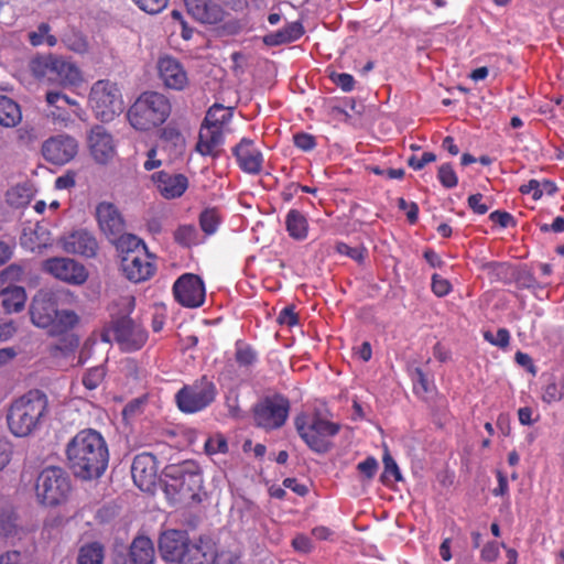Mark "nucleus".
Returning a JSON list of instances; mask_svg holds the SVG:
<instances>
[{"label": "nucleus", "mask_w": 564, "mask_h": 564, "mask_svg": "<svg viewBox=\"0 0 564 564\" xmlns=\"http://www.w3.org/2000/svg\"><path fill=\"white\" fill-rule=\"evenodd\" d=\"M69 468L76 477H99L108 464V448L101 434L87 429L78 432L66 448Z\"/></svg>", "instance_id": "obj_1"}, {"label": "nucleus", "mask_w": 564, "mask_h": 564, "mask_svg": "<svg viewBox=\"0 0 564 564\" xmlns=\"http://www.w3.org/2000/svg\"><path fill=\"white\" fill-rule=\"evenodd\" d=\"M51 417L46 393L33 389L14 399L7 411V425L15 437H28L40 431Z\"/></svg>", "instance_id": "obj_2"}, {"label": "nucleus", "mask_w": 564, "mask_h": 564, "mask_svg": "<svg viewBox=\"0 0 564 564\" xmlns=\"http://www.w3.org/2000/svg\"><path fill=\"white\" fill-rule=\"evenodd\" d=\"M171 102L163 94L145 91L129 108L130 124L139 131H151L162 126L171 113Z\"/></svg>", "instance_id": "obj_3"}, {"label": "nucleus", "mask_w": 564, "mask_h": 564, "mask_svg": "<svg viewBox=\"0 0 564 564\" xmlns=\"http://www.w3.org/2000/svg\"><path fill=\"white\" fill-rule=\"evenodd\" d=\"M295 429L305 444L316 453H326L330 438L339 432V425L317 411H305L294 420Z\"/></svg>", "instance_id": "obj_4"}, {"label": "nucleus", "mask_w": 564, "mask_h": 564, "mask_svg": "<svg viewBox=\"0 0 564 564\" xmlns=\"http://www.w3.org/2000/svg\"><path fill=\"white\" fill-rule=\"evenodd\" d=\"M30 69L36 78L63 87L77 86L83 80L80 69L73 62L52 54L34 57Z\"/></svg>", "instance_id": "obj_5"}, {"label": "nucleus", "mask_w": 564, "mask_h": 564, "mask_svg": "<svg viewBox=\"0 0 564 564\" xmlns=\"http://www.w3.org/2000/svg\"><path fill=\"white\" fill-rule=\"evenodd\" d=\"M70 491L67 474L59 467H46L35 481V497L43 506H57L66 501Z\"/></svg>", "instance_id": "obj_6"}, {"label": "nucleus", "mask_w": 564, "mask_h": 564, "mask_svg": "<svg viewBox=\"0 0 564 564\" xmlns=\"http://www.w3.org/2000/svg\"><path fill=\"white\" fill-rule=\"evenodd\" d=\"M89 104L101 121H111L123 110V100L117 84L104 79L96 82L89 93Z\"/></svg>", "instance_id": "obj_7"}, {"label": "nucleus", "mask_w": 564, "mask_h": 564, "mask_svg": "<svg viewBox=\"0 0 564 564\" xmlns=\"http://www.w3.org/2000/svg\"><path fill=\"white\" fill-rule=\"evenodd\" d=\"M217 388L206 377L184 386L175 394L178 409L184 413H196L209 406L216 399Z\"/></svg>", "instance_id": "obj_8"}, {"label": "nucleus", "mask_w": 564, "mask_h": 564, "mask_svg": "<svg viewBox=\"0 0 564 564\" xmlns=\"http://www.w3.org/2000/svg\"><path fill=\"white\" fill-rule=\"evenodd\" d=\"M290 402L281 394L265 397L253 408V421L267 431L280 429L288 420Z\"/></svg>", "instance_id": "obj_9"}, {"label": "nucleus", "mask_w": 564, "mask_h": 564, "mask_svg": "<svg viewBox=\"0 0 564 564\" xmlns=\"http://www.w3.org/2000/svg\"><path fill=\"white\" fill-rule=\"evenodd\" d=\"M43 270L55 279L72 285H82L88 279V271L82 263L64 257L45 260Z\"/></svg>", "instance_id": "obj_10"}, {"label": "nucleus", "mask_w": 564, "mask_h": 564, "mask_svg": "<svg viewBox=\"0 0 564 564\" xmlns=\"http://www.w3.org/2000/svg\"><path fill=\"white\" fill-rule=\"evenodd\" d=\"M175 300L185 307H199L205 301V286L195 274L181 275L173 285Z\"/></svg>", "instance_id": "obj_11"}, {"label": "nucleus", "mask_w": 564, "mask_h": 564, "mask_svg": "<svg viewBox=\"0 0 564 564\" xmlns=\"http://www.w3.org/2000/svg\"><path fill=\"white\" fill-rule=\"evenodd\" d=\"M78 153V142L68 134H57L47 139L42 145L44 159L53 164L64 165Z\"/></svg>", "instance_id": "obj_12"}, {"label": "nucleus", "mask_w": 564, "mask_h": 564, "mask_svg": "<svg viewBox=\"0 0 564 564\" xmlns=\"http://www.w3.org/2000/svg\"><path fill=\"white\" fill-rule=\"evenodd\" d=\"M45 100L48 106L54 108L51 111V117L55 122H61L67 126L72 122V116L84 120L86 112L80 107L77 100L69 98L67 95L59 91H47Z\"/></svg>", "instance_id": "obj_13"}, {"label": "nucleus", "mask_w": 564, "mask_h": 564, "mask_svg": "<svg viewBox=\"0 0 564 564\" xmlns=\"http://www.w3.org/2000/svg\"><path fill=\"white\" fill-rule=\"evenodd\" d=\"M121 267L124 276L134 283L149 280L156 270V265L148 250H141L137 254L129 253V256H123Z\"/></svg>", "instance_id": "obj_14"}, {"label": "nucleus", "mask_w": 564, "mask_h": 564, "mask_svg": "<svg viewBox=\"0 0 564 564\" xmlns=\"http://www.w3.org/2000/svg\"><path fill=\"white\" fill-rule=\"evenodd\" d=\"M113 332L117 343L124 351L139 350L148 340L147 330L130 318L117 321Z\"/></svg>", "instance_id": "obj_15"}, {"label": "nucleus", "mask_w": 564, "mask_h": 564, "mask_svg": "<svg viewBox=\"0 0 564 564\" xmlns=\"http://www.w3.org/2000/svg\"><path fill=\"white\" fill-rule=\"evenodd\" d=\"M87 144L91 156L99 164H107L116 155L115 140L101 126H95L90 129Z\"/></svg>", "instance_id": "obj_16"}, {"label": "nucleus", "mask_w": 564, "mask_h": 564, "mask_svg": "<svg viewBox=\"0 0 564 564\" xmlns=\"http://www.w3.org/2000/svg\"><path fill=\"white\" fill-rule=\"evenodd\" d=\"M232 154L241 171L247 174H260L263 169L264 158L256 143L248 138H242L232 149Z\"/></svg>", "instance_id": "obj_17"}, {"label": "nucleus", "mask_w": 564, "mask_h": 564, "mask_svg": "<svg viewBox=\"0 0 564 564\" xmlns=\"http://www.w3.org/2000/svg\"><path fill=\"white\" fill-rule=\"evenodd\" d=\"M57 304L50 292H39L30 306L31 322L34 326L48 330L56 317Z\"/></svg>", "instance_id": "obj_18"}, {"label": "nucleus", "mask_w": 564, "mask_h": 564, "mask_svg": "<svg viewBox=\"0 0 564 564\" xmlns=\"http://www.w3.org/2000/svg\"><path fill=\"white\" fill-rule=\"evenodd\" d=\"M131 474L134 484L143 491H149L156 481V458L150 453H142L134 457Z\"/></svg>", "instance_id": "obj_19"}, {"label": "nucleus", "mask_w": 564, "mask_h": 564, "mask_svg": "<svg viewBox=\"0 0 564 564\" xmlns=\"http://www.w3.org/2000/svg\"><path fill=\"white\" fill-rule=\"evenodd\" d=\"M165 476L173 479L175 482L171 484L178 491H193L199 487L202 482V475L197 467L189 462L181 465H170L165 467Z\"/></svg>", "instance_id": "obj_20"}, {"label": "nucleus", "mask_w": 564, "mask_h": 564, "mask_svg": "<svg viewBox=\"0 0 564 564\" xmlns=\"http://www.w3.org/2000/svg\"><path fill=\"white\" fill-rule=\"evenodd\" d=\"M159 77L169 89L183 90L188 85V76L183 65L171 56L161 57L158 62Z\"/></svg>", "instance_id": "obj_21"}, {"label": "nucleus", "mask_w": 564, "mask_h": 564, "mask_svg": "<svg viewBox=\"0 0 564 564\" xmlns=\"http://www.w3.org/2000/svg\"><path fill=\"white\" fill-rule=\"evenodd\" d=\"M187 532L181 530H167L160 536L159 549L163 560L177 563L189 543Z\"/></svg>", "instance_id": "obj_22"}, {"label": "nucleus", "mask_w": 564, "mask_h": 564, "mask_svg": "<svg viewBox=\"0 0 564 564\" xmlns=\"http://www.w3.org/2000/svg\"><path fill=\"white\" fill-rule=\"evenodd\" d=\"M61 246L67 253L93 258L98 250L96 238L86 230H76L61 239Z\"/></svg>", "instance_id": "obj_23"}, {"label": "nucleus", "mask_w": 564, "mask_h": 564, "mask_svg": "<svg viewBox=\"0 0 564 564\" xmlns=\"http://www.w3.org/2000/svg\"><path fill=\"white\" fill-rule=\"evenodd\" d=\"M98 225L109 241L126 230L124 220L117 209L110 203H100L96 209Z\"/></svg>", "instance_id": "obj_24"}, {"label": "nucleus", "mask_w": 564, "mask_h": 564, "mask_svg": "<svg viewBox=\"0 0 564 564\" xmlns=\"http://www.w3.org/2000/svg\"><path fill=\"white\" fill-rule=\"evenodd\" d=\"M159 193L166 199L181 197L188 187V180L183 174H171L165 171L152 175Z\"/></svg>", "instance_id": "obj_25"}, {"label": "nucleus", "mask_w": 564, "mask_h": 564, "mask_svg": "<svg viewBox=\"0 0 564 564\" xmlns=\"http://www.w3.org/2000/svg\"><path fill=\"white\" fill-rule=\"evenodd\" d=\"M187 12L205 24H217L225 19L224 10L210 0H184Z\"/></svg>", "instance_id": "obj_26"}, {"label": "nucleus", "mask_w": 564, "mask_h": 564, "mask_svg": "<svg viewBox=\"0 0 564 564\" xmlns=\"http://www.w3.org/2000/svg\"><path fill=\"white\" fill-rule=\"evenodd\" d=\"M215 558V549L212 542L199 538L189 541L178 564H213Z\"/></svg>", "instance_id": "obj_27"}, {"label": "nucleus", "mask_w": 564, "mask_h": 564, "mask_svg": "<svg viewBox=\"0 0 564 564\" xmlns=\"http://www.w3.org/2000/svg\"><path fill=\"white\" fill-rule=\"evenodd\" d=\"M129 558L132 564H154L155 549L152 541L143 535L137 536L130 545Z\"/></svg>", "instance_id": "obj_28"}, {"label": "nucleus", "mask_w": 564, "mask_h": 564, "mask_svg": "<svg viewBox=\"0 0 564 564\" xmlns=\"http://www.w3.org/2000/svg\"><path fill=\"white\" fill-rule=\"evenodd\" d=\"M223 129L202 124L196 149L203 155H216V149L223 143Z\"/></svg>", "instance_id": "obj_29"}, {"label": "nucleus", "mask_w": 564, "mask_h": 564, "mask_svg": "<svg viewBox=\"0 0 564 564\" xmlns=\"http://www.w3.org/2000/svg\"><path fill=\"white\" fill-rule=\"evenodd\" d=\"M285 229L294 240H305L308 235L306 216L297 209H290L285 216Z\"/></svg>", "instance_id": "obj_30"}, {"label": "nucleus", "mask_w": 564, "mask_h": 564, "mask_svg": "<svg viewBox=\"0 0 564 564\" xmlns=\"http://www.w3.org/2000/svg\"><path fill=\"white\" fill-rule=\"evenodd\" d=\"M0 296L2 297V307L8 314L19 313L25 306L26 293L22 286L2 289Z\"/></svg>", "instance_id": "obj_31"}, {"label": "nucleus", "mask_w": 564, "mask_h": 564, "mask_svg": "<svg viewBox=\"0 0 564 564\" xmlns=\"http://www.w3.org/2000/svg\"><path fill=\"white\" fill-rule=\"evenodd\" d=\"M304 33L303 25L300 22H292L285 25L282 30L268 34L264 42L268 45H280L291 43L299 40Z\"/></svg>", "instance_id": "obj_32"}, {"label": "nucleus", "mask_w": 564, "mask_h": 564, "mask_svg": "<svg viewBox=\"0 0 564 564\" xmlns=\"http://www.w3.org/2000/svg\"><path fill=\"white\" fill-rule=\"evenodd\" d=\"M22 120L20 106L7 96H0V124L7 128L18 126Z\"/></svg>", "instance_id": "obj_33"}, {"label": "nucleus", "mask_w": 564, "mask_h": 564, "mask_svg": "<svg viewBox=\"0 0 564 564\" xmlns=\"http://www.w3.org/2000/svg\"><path fill=\"white\" fill-rule=\"evenodd\" d=\"M123 256H129V253L137 254L141 252V250H148L145 243L132 234H127L126 231L120 232L117 237L110 240Z\"/></svg>", "instance_id": "obj_34"}, {"label": "nucleus", "mask_w": 564, "mask_h": 564, "mask_svg": "<svg viewBox=\"0 0 564 564\" xmlns=\"http://www.w3.org/2000/svg\"><path fill=\"white\" fill-rule=\"evenodd\" d=\"M78 316L74 311L63 310L56 312L54 322L50 325L48 334L62 335L74 328L78 323Z\"/></svg>", "instance_id": "obj_35"}, {"label": "nucleus", "mask_w": 564, "mask_h": 564, "mask_svg": "<svg viewBox=\"0 0 564 564\" xmlns=\"http://www.w3.org/2000/svg\"><path fill=\"white\" fill-rule=\"evenodd\" d=\"M33 197V189L28 184H18L11 187L7 194V203L14 208H22L29 205Z\"/></svg>", "instance_id": "obj_36"}, {"label": "nucleus", "mask_w": 564, "mask_h": 564, "mask_svg": "<svg viewBox=\"0 0 564 564\" xmlns=\"http://www.w3.org/2000/svg\"><path fill=\"white\" fill-rule=\"evenodd\" d=\"M104 546L99 542H91L79 549L77 564H102Z\"/></svg>", "instance_id": "obj_37"}, {"label": "nucleus", "mask_w": 564, "mask_h": 564, "mask_svg": "<svg viewBox=\"0 0 564 564\" xmlns=\"http://www.w3.org/2000/svg\"><path fill=\"white\" fill-rule=\"evenodd\" d=\"M231 111L221 105H214L206 113L203 124L223 129V127L231 119Z\"/></svg>", "instance_id": "obj_38"}, {"label": "nucleus", "mask_w": 564, "mask_h": 564, "mask_svg": "<svg viewBox=\"0 0 564 564\" xmlns=\"http://www.w3.org/2000/svg\"><path fill=\"white\" fill-rule=\"evenodd\" d=\"M29 41L33 46H40L46 44L51 47L57 44V39L55 35L51 34L50 24L43 22L41 23L35 31H32L28 34Z\"/></svg>", "instance_id": "obj_39"}, {"label": "nucleus", "mask_w": 564, "mask_h": 564, "mask_svg": "<svg viewBox=\"0 0 564 564\" xmlns=\"http://www.w3.org/2000/svg\"><path fill=\"white\" fill-rule=\"evenodd\" d=\"M25 273L24 267L12 263L0 271V290L15 286L14 283L22 281Z\"/></svg>", "instance_id": "obj_40"}, {"label": "nucleus", "mask_w": 564, "mask_h": 564, "mask_svg": "<svg viewBox=\"0 0 564 564\" xmlns=\"http://www.w3.org/2000/svg\"><path fill=\"white\" fill-rule=\"evenodd\" d=\"M174 240L183 247H192L199 242L198 231L194 225H181L174 231Z\"/></svg>", "instance_id": "obj_41"}, {"label": "nucleus", "mask_w": 564, "mask_h": 564, "mask_svg": "<svg viewBox=\"0 0 564 564\" xmlns=\"http://www.w3.org/2000/svg\"><path fill=\"white\" fill-rule=\"evenodd\" d=\"M219 224L220 215L215 208L205 209L199 216L200 228L206 235L215 234Z\"/></svg>", "instance_id": "obj_42"}, {"label": "nucleus", "mask_w": 564, "mask_h": 564, "mask_svg": "<svg viewBox=\"0 0 564 564\" xmlns=\"http://www.w3.org/2000/svg\"><path fill=\"white\" fill-rule=\"evenodd\" d=\"M106 377V369L104 366L89 368L83 376L82 382L88 390L97 389Z\"/></svg>", "instance_id": "obj_43"}, {"label": "nucleus", "mask_w": 564, "mask_h": 564, "mask_svg": "<svg viewBox=\"0 0 564 564\" xmlns=\"http://www.w3.org/2000/svg\"><path fill=\"white\" fill-rule=\"evenodd\" d=\"M235 358L239 366L249 367L257 360V354L249 345L238 341Z\"/></svg>", "instance_id": "obj_44"}, {"label": "nucleus", "mask_w": 564, "mask_h": 564, "mask_svg": "<svg viewBox=\"0 0 564 564\" xmlns=\"http://www.w3.org/2000/svg\"><path fill=\"white\" fill-rule=\"evenodd\" d=\"M205 451L208 455L227 453L228 443L226 437L220 433L210 435L205 442Z\"/></svg>", "instance_id": "obj_45"}, {"label": "nucleus", "mask_w": 564, "mask_h": 564, "mask_svg": "<svg viewBox=\"0 0 564 564\" xmlns=\"http://www.w3.org/2000/svg\"><path fill=\"white\" fill-rule=\"evenodd\" d=\"M383 465L384 471L381 476V480L383 484H388L391 480V478H393L394 481L402 480L400 469L388 452H386L383 455Z\"/></svg>", "instance_id": "obj_46"}, {"label": "nucleus", "mask_w": 564, "mask_h": 564, "mask_svg": "<svg viewBox=\"0 0 564 564\" xmlns=\"http://www.w3.org/2000/svg\"><path fill=\"white\" fill-rule=\"evenodd\" d=\"M484 338L494 346L506 349L510 344V333L507 328H499L496 334L484 332Z\"/></svg>", "instance_id": "obj_47"}, {"label": "nucleus", "mask_w": 564, "mask_h": 564, "mask_svg": "<svg viewBox=\"0 0 564 564\" xmlns=\"http://www.w3.org/2000/svg\"><path fill=\"white\" fill-rule=\"evenodd\" d=\"M437 178L446 188H453L458 184V177L449 163L442 164L438 167Z\"/></svg>", "instance_id": "obj_48"}, {"label": "nucleus", "mask_w": 564, "mask_h": 564, "mask_svg": "<svg viewBox=\"0 0 564 564\" xmlns=\"http://www.w3.org/2000/svg\"><path fill=\"white\" fill-rule=\"evenodd\" d=\"M336 251L340 254L347 256L357 262H362L366 254V249L361 247H350L345 242L336 243Z\"/></svg>", "instance_id": "obj_49"}, {"label": "nucleus", "mask_w": 564, "mask_h": 564, "mask_svg": "<svg viewBox=\"0 0 564 564\" xmlns=\"http://www.w3.org/2000/svg\"><path fill=\"white\" fill-rule=\"evenodd\" d=\"M142 11L156 14L163 11L169 0H132Z\"/></svg>", "instance_id": "obj_50"}, {"label": "nucleus", "mask_w": 564, "mask_h": 564, "mask_svg": "<svg viewBox=\"0 0 564 564\" xmlns=\"http://www.w3.org/2000/svg\"><path fill=\"white\" fill-rule=\"evenodd\" d=\"M357 470L365 476L367 480H370L375 477L378 470V462L375 457H367L365 460L360 462L357 465Z\"/></svg>", "instance_id": "obj_51"}, {"label": "nucleus", "mask_w": 564, "mask_h": 564, "mask_svg": "<svg viewBox=\"0 0 564 564\" xmlns=\"http://www.w3.org/2000/svg\"><path fill=\"white\" fill-rule=\"evenodd\" d=\"M452 290V284L448 280L442 278L438 274H433L432 276V291L433 293L438 296H445L447 295Z\"/></svg>", "instance_id": "obj_52"}, {"label": "nucleus", "mask_w": 564, "mask_h": 564, "mask_svg": "<svg viewBox=\"0 0 564 564\" xmlns=\"http://www.w3.org/2000/svg\"><path fill=\"white\" fill-rule=\"evenodd\" d=\"M293 141L295 147L302 151H311L316 147L315 137L305 132L294 134Z\"/></svg>", "instance_id": "obj_53"}, {"label": "nucleus", "mask_w": 564, "mask_h": 564, "mask_svg": "<svg viewBox=\"0 0 564 564\" xmlns=\"http://www.w3.org/2000/svg\"><path fill=\"white\" fill-rule=\"evenodd\" d=\"M280 325L293 327L299 324V316L294 311V306H285L278 316Z\"/></svg>", "instance_id": "obj_54"}, {"label": "nucleus", "mask_w": 564, "mask_h": 564, "mask_svg": "<svg viewBox=\"0 0 564 564\" xmlns=\"http://www.w3.org/2000/svg\"><path fill=\"white\" fill-rule=\"evenodd\" d=\"M332 80L340 87L344 91H351L355 86V79L350 74L347 73H333L330 75Z\"/></svg>", "instance_id": "obj_55"}, {"label": "nucleus", "mask_w": 564, "mask_h": 564, "mask_svg": "<svg viewBox=\"0 0 564 564\" xmlns=\"http://www.w3.org/2000/svg\"><path fill=\"white\" fill-rule=\"evenodd\" d=\"M468 206L478 215H484L489 210V205L484 200V196L481 194L470 195L468 197Z\"/></svg>", "instance_id": "obj_56"}, {"label": "nucleus", "mask_w": 564, "mask_h": 564, "mask_svg": "<svg viewBox=\"0 0 564 564\" xmlns=\"http://www.w3.org/2000/svg\"><path fill=\"white\" fill-rule=\"evenodd\" d=\"M436 160V155L432 152H424L421 156H415V155H412L409 160H408V164L413 169V170H421L423 169L426 164L431 163V162H434Z\"/></svg>", "instance_id": "obj_57"}, {"label": "nucleus", "mask_w": 564, "mask_h": 564, "mask_svg": "<svg viewBox=\"0 0 564 564\" xmlns=\"http://www.w3.org/2000/svg\"><path fill=\"white\" fill-rule=\"evenodd\" d=\"M522 194H530L534 200H538L543 195L541 182L536 180H530L527 184L520 186Z\"/></svg>", "instance_id": "obj_58"}, {"label": "nucleus", "mask_w": 564, "mask_h": 564, "mask_svg": "<svg viewBox=\"0 0 564 564\" xmlns=\"http://www.w3.org/2000/svg\"><path fill=\"white\" fill-rule=\"evenodd\" d=\"M215 561L217 564H242L241 553L230 550L221 551Z\"/></svg>", "instance_id": "obj_59"}, {"label": "nucleus", "mask_w": 564, "mask_h": 564, "mask_svg": "<svg viewBox=\"0 0 564 564\" xmlns=\"http://www.w3.org/2000/svg\"><path fill=\"white\" fill-rule=\"evenodd\" d=\"M292 546L295 551L302 553H310L313 550V543L311 539L304 534H297L292 540Z\"/></svg>", "instance_id": "obj_60"}, {"label": "nucleus", "mask_w": 564, "mask_h": 564, "mask_svg": "<svg viewBox=\"0 0 564 564\" xmlns=\"http://www.w3.org/2000/svg\"><path fill=\"white\" fill-rule=\"evenodd\" d=\"M489 218L495 224H498L503 228H507L514 224V219H513L512 215L507 212H500V210L492 212L490 214Z\"/></svg>", "instance_id": "obj_61"}, {"label": "nucleus", "mask_w": 564, "mask_h": 564, "mask_svg": "<svg viewBox=\"0 0 564 564\" xmlns=\"http://www.w3.org/2000/svg\"><path fill=\"white\" fill-rule=\"evenodd\" d=\"M10 460L11 445L4 437L0 436V471L4 469Z\"/></svg>", "instance_id": "obj_62"}, {"label": "nucleus", "mask_w": 564, "mask_h": 564, "mask_svg": "<svg viewBox=\"0 0 564 564\" xmlns=\"http://www.w3.org/2000/svg\"><path fill=\"white\" fill-rule=\"evenodd\" d=\"M17 333V326L13 321L0 319V341H7Z\"/></svg>", "instance_id": "obj_63"}, {"label": "nucleus", "mask_w": 564, "mask_h": 564, "mask_svg": "<svg viewBox=\"0 0 564 564\" xmlns=\"http://www.w3.org/2000/svg\"><path fill=\"white\" fill-rule=\"evenodd\" d=\"M499 556V547L495 542L487 543L481 550V558L487 562H492Z\"/></svg>", "instance_id": "obj_64"}]
</instances>
